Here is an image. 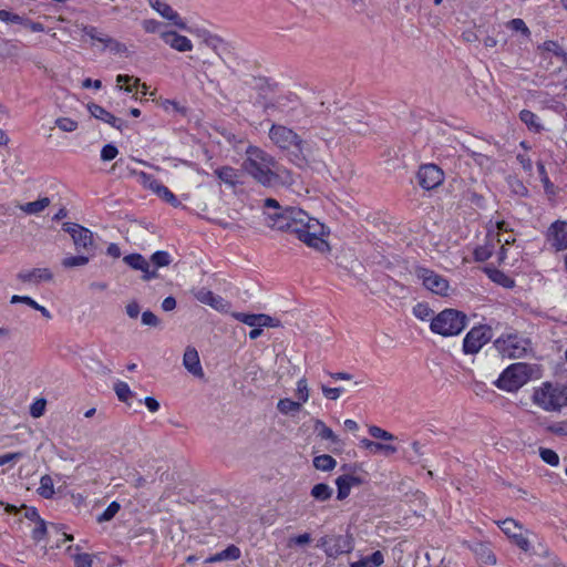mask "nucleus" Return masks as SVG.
Returning <instances> with one entry per match:
<instances>
[{
    "label": "nucleus",
    "instance_id": "4be33fe9",
    "mask_svg": "<svg viewBox=\"0 0 567 567\" xmlns=\"http://www.w3.org/2000/svg\"><path fill=\"white\" fill-rule=\"evenodd\" d=\"M360 443L361 446L369 450L372 454L383 453L385 455H391L396 452V447L394 445L374 442L369 439H362Z\"/></svg>",
    "mask_w": 567,
    "mask_h": 567
},
{
    "label": "nucleus",
    "instance_id": "09e8293b",
    "mask_svg": "<svg viewBox=\"0 0 567 567\" xmlns=\"http://www.w3.org/2000/svg\"><path fill=\"white\" fill-rule=\"evenodd\" d=\"M207 306H210L213 309L221 312L227 311L230 307L229 302H227L223 297L215 293L210 298V301Z\"/></svg>",
    "mask_w": 567,
    "mask_h": 567
},
{
    "label": "nucleus",
    "instance_id": "dca6fc26",
    "mask_svg": "<svg viewBox=\"0 0 567 567\" xmlns=\"http://www.w3.org/2000/svg\"><path fill=\"white\" fill-rule=\"evenodd\" d=\"M150 6L164 19L171 21L175 27L182 30H187L186 22L168 3L162 0H150Z\"/></svg>",
    "mask_w": 567,
    "mask_h": 567
},
{
    "label": "nucleus",
    "instance_id": "423d86ee",
    "mask_svg": "<svg viewBox=\"0 0 567 567\" xmlns=\"http://www.w3.org/2000/svg\"><path fill=\"white\" fill-rule=\"evenodd\" d=\"M467 324L465 313L456 309H444L431 319V331L443 336L451 337L460 334Z\"/></svg>",
    "mask_w": 567,
    "mask_h": 567
},
{
    "label": "nucleus",
    "instance_id": "a878e982",
    "mask_svg": "<svg viewBox=\"0 0 567 567\" xmlns=\"http://www.w3.org/2000/svg\"><path fill=\"white\" fill-rule=\"evenodd\" d=\"M302 409V404L299 401H293L291 399L285 398L280 399L277 402V410L282 415H292L295 413L300 412Z\"/></svg>",
    "mask_w": 567,
    "mask_h": 567
},
{
    "label": "nucleus",
    "instance_id": "e433bc0d",
    "mask_svg": "<svg viewBox=\"0 0 567 567\" xmlns=\"http://www.w3.org/2000/svg\"><path fill=\"white\" fill-rule=\"evenodd\" d=\"M295 393L296 396L298 398V401L301 402V404L306 403L309 400L310 391L306 378H301L298 380Z\"/></svg>",
    "mask_w": 567,
    "mask_h": 567
},
{
    "label": "nucleus",
    "instance_id": "9b49d317",
    "mask_svg": "<svg viewBox=\"0 0 567 567\" xmlns=\"http://www.w3.org/2000/svg\"><path fill=\"white\" fill-rule=\"evenodd\" d=\"M416 276L423 286L433 293L447 296L450 284L446 278L427 268H417Z\"/></svg>",
    "mask_w": 567,
    "mask_h": 567
},
{
    "label": "nucleus",
    "instance_id": "7ed1b4c3",
    "mask_svg": "<svg viewBox=\"0 0 567 567\" xmlns=\"http://www.w3.org/2000/svg\"><path fill=\"white\" fill-rule=\"evenodd\" d=\"M268 135L278 148L288 152L289 158L293 164L297 166L307 164L310 148L308 143L295 131L285 125L272 124Z\"/></svg>",
    "mask_w": 567,
    "mask_h": 567
},
{
    "label": "nucleus",
    "instance_id": "69168bd1",
    "mask_svg": "<svg viewBox=\"0 0 567 567\" xmlns=\"http://www.w3.org/2000/svg\"><path fill=\"white\" fill-rule=\"evenodd\" d=\"M142 323L150 327H157L159 319L152 311H144L142 313Z\"/></svg>",
    "mask_w": 567,
    "mask_h": 567
},
{
    "label": "nucleus",
    "instance_id": "1a4fd4ad",
    "mask_svg": "<svg viewBox=\"0 0 567 567\" xmlns=\"http://www.w3.org/2000/svg\"><path fill=\"white\" fill-rule=\"evenodd\" d=\"M492 338V329L488 326L473 327L463 340V351L466 354L477 353Z\"/></svg>",
    "mask_w": 567,
    "mask_h": 567
},
{
    "label": "nucleus",
    "instance_id": "2eb2a0df",
    "mask_svg": "<svg viewBox=\"0 0 567 567\" xmlns=\"http://www.w3.org/2000/svg\"><path fill=\"white\" fill-rule=\"evenodd\" d=\"M87 111L90 112V114L93 117L101 120L104 123L110 124L112 127H114L121 132H123L127 127V124L125 121H123L120 117H116L112 113L107 112L104 107H102L95 103H89Z\"/></svg>",
    "mask_w": 567,
    "mask_h": 567
},
{
    "label": "nucleus",
    "instance_id": "72a5a7b5",
    "mask_svg": "<svg viewBox=\"0 0 567 567\" xmlns=\"http://www.w3.org/2000/svg\"><path fill=\"white\" fill-rule=\"evenodd\" d=\"M261 315L262 313L255 315V313H245V312H234L233 317L236 320H238L249 327H260Z\"/></svg>",
    "mask_w": 567,
    "mask_h": 567
},
{
    "label": "nucleus",
    "instance_id": "49530a36",
    "mask_svg": "<svg viewBox=\"0 0 567 567\" xmlns=\"http://www.w3.org/2000/svg\"><path fill=\"white\" fill-rule=\"evenodd\" d=\"M55 125L63 132H74L78 128V122L69 117H59Z\"/></svg>",
    "mask_w": 567,
    "mask_h": 567
},
{
    "label": "nucleus",
    "instance_id": "3c124183",
    "mask_svg": "<svg viewBox=\"0 0 567 567\" xmlns=\"http://www.w3.org/2000/svg\"><path fill=\"white\" fill-rule=\"evenodd\" d=\"M47 401L44 399L35 400L30 406V415L34 419L41 417L45 412Z\"/></svg>",
    "mask_w": 567,
    "mask_h": 567
},
{
    "label": "nucleus",
    "instance_id": "ddd939ff",
    "mask_svg": "<svg viewBox=\"0 0 567 567\" xmlns=\"http://www.w3.org/2000/svg\"><path fill=\"white\" fill-rule=\"evenodd\" d=\"M416 177L420 186L430 190L442 184L444 174L439 166L426 164L420 167Z\"/></svg>",
    "mask_w": 567,
    "mask_h": 567
},
{
    "label": "nucleus",
    "instance_id": "864d4df0",
    "mask_svg": "<svg viewBox=\"0 0 567 567\" xmlns=\"http://www.w3.org/2000/svg\"><path fill=\"white\" fill-rule=\"evenodd\" d=\"M507 27L512 29L513 31H518L525 34L526 37H529L530 31L527 28L526 23L523 19L516 18L508 21Z\"/></svg>",
    "mask_w": 567,
    "mask_h": 567
},
{
    "label": "nucleus",
    "instance_id": "4468645a",
    "mask_svg": "<svg viewBox=\"0 0 567 567\" xmlns=\"http://www.w3.org/2000/svg\"><path fill=\"white\" fill-rule=\"evenodd\" d=\"M547 240L556 251L567 250V221H554L548 228Z\"/></svg>",
    "mask_w": 567,
    "mask_h": 567
},
{
    "label": "nucleus",
    "instance_id": "473e14b6",
    "mask_svg": "<svg viewBox=\"0 0 567 567\" xmlns=\"http://www.w3.org/2000/svg\"><path fill=\"white\" fill-rule=\"evenodd\" d=\"M91 255H83L82 252L78 256H70V257H65L62 259V266L64 268H74V267H81V266H85L90 259H91Z\"/></svg>",
    "mask_w": 567,
    "mask_h": 567
},
{
    "label": "nucleus",
    "instance_id": "c03bdc74",
    "mask_svg": "<svg viewBox=\"0 0 567 567\" xmlns=\"http://www.w3.org/2000/svg\"><path fill=\"white\" fill-rule=\"evenodd\" d=\"M413 315L421 320H427L432 317L433 310L426 303L420 302L413 307Z\"/></svg>",
    "mask_w": 567,
    "mask_h": 567
},
{
    "label": "nucleus",
    "instance_id": "bb28decb",
    "mask_svg": "<svg viewBox=\"0 0 567 567\" xmlns=\"http://www.w3.org/2000/svg\"><path fill=\"white\" fill-rule=\"evenodd\" d=\"M217 177L227 185L235 186L238 182L237 169L230 166H223L215 169Z\"/></svg>",
    "mask_w": 567,
    "mask_h": 567
},
{
    "label": "nucleus",
    "instance_id": "4d7b16f0",
    "mask_svg": "<svg viewBox=\"0 0 567 567\" xmlns=\"http://www.w3.org/2000/svg\"><path fill=\"white\" fill-rule=\"evenodd\" d=\"M35 527L32 529V538L35 542H40L43 539L45 533H47V525L43 519H39L35 522Z\"/></svg>",
    "mask_w": 567,
    "mask_h": 567
},
{
    "label": "nucleus",
    "instance_id": "c85d7f7f",
    "mask_svg": "<svg viewBox=\"0 0 567 567\" xmlns=\"http://www.w3.org/2000/svg\"><path fill=\"white\" fill-rule=\"evenodd\" d=\"M332 493L333 489L328 484L324 483L316 484L310 492L311 496L319 502H326L330 499Z\"/></svg>",
    "mask_w": 567,
    "mask_h": 567
},
{
    "label": "nucleus",
    "instance_id": "6e6552de",
    "mask_svg": "<svg viewBox=\"0 0 567 567\" xmlns=\"http://www.w3.org/2000/svg\"><path fill=\"white\" fill-rule=\"evenodd\" d=\"M63 230L70 234L72 237L73 244L75 246V250L81 254L85 252L91 256H94V240L93 234L87 228L74 224V223H64Z\"/></svg>",
    "mask_w": 567,
    "mask_h": 567
},
{
    "label": "nucleus",
    "instance_id": "412c9836",
    "mask_svg": "<svg viewBox=\"0 0 567 567\" xmlns=\"http://www.w3.org/2000/svg\"><path fill=\"white\" fill-rule=\"evenodd\" d=\"M240 557V549L235 546L230 545L226 549L209 556L206 558V564L223 561V560H237Z\"/></svg>",
    "mask_w": 567,
    "mask_h": 567
},
{
    "label": "nucleus",
    "instance_id": "603ef678",
    "mask_svg": "<svg viewBox=\"0 0 567 567\" xmlns=\"http://www.w3.org/2000/svg\"><path fill=\"white\" fill-rule=\"evenodd\" d=\"M83 32L85 35H87L91 40L97 41L103 44V40L107 39V34L100 32L95 27L92 25H85L83 28Z\"/></svg>",
    "mask_w": 567,
    "mask_h": 567
},
{
    "label": "nucleus",
    "instance_id": "4c0bfd02",
    "mask_svg": "<svg viewBox=\"0 0 567 567\" xmlns=\"http://www.w3.org/2000/svg\"><path fill=\"white\" fill-rule=\"evenodd\" d=\"M539 456L545 463H547L550 466H557L559 464V456L551 449L539 447Z\"/></svg>",
    "mask_w": 567,
    "mask_h": 567
},
{
    "label": "nucleus",
    "instance_id": "c9c22d12",
    "mask_svg": "<svg viewBox=\"0 0 567 567\" xmlns=\"http://www.w3.org/2000/svg\"><path fill=\"white\" fill-rule=\"evenodd\" d=\"M116 83H117V87L120 90H124V91L131 93V92H133L134 86L140 83V79H137V78L134 79L133 76H130V75L118 74L116 76Z\"/></svg>",
    "mask_w": 567,
    "mask_h": 567
},
{
    "label": "nucleus",
    "instance_id": "cd10ccee",
    "mask_svg": "<svg viewBox=\"0 0 567 567\" xmlns=\"http://www.w3.org/2000/svg\"><path fill=\"white\" fill-rule=\"evenodd\" d=\"M383 563V554L380 550H377L371 556L352 563L350 567H380Z\"/></svg>",
    "mask_w": 567,
    "mask_h": 567
},
{
    "label": "nucleus",
    "instance_id": "f8f14e48",
    "mask_svg": "<svg viewBox=\"0 0 567 567\" xmlns=\"http://www.w3.org/2000/svg\"><path fill=\"white\" fill-rule=\"evenodd\" d=\"M318 547H321L326 555L331 558H337L341 554L351 550V543L342 535L323 536L318 542Z\"/></svg>",
    "mask_w": 567,
    "mask_h": 567
},
{
    "label": "nucleus",
    "instance_id": "20e7f679",
    "mask_svg": "<svg viewBox=\"0 0 567 567\" xmlns=\"http://www.w3.org/2000/svg\"><path fill=\"white\" fill-rule=\"evenodd\" d=\"M539 368L525 362L507 367L495 381V385L504 391L514 392L525 385L530 379L538 378Z\"/></svg>",
    "mask_w": 567,
    "mask_h": 567
},
{
    "label": "nucleus",
    "instance_id": "b1692460",
    "mask_svg": "<svg viewBox=\"0 0 567 567\" xmlns=\"http://www.w3.org/2000/svg\"><path fill=\"white\" fill-rule=\"evenodd\" d=\"M49 197H42L35 202H30L25 204L18 205L19 209L25 213L27 215H38L43 212L50 205Z\"/></svg>",
    "mask_w": 567,
    "mask_h": 567
},
{
    "label": "nucleus",
    "instance_id": "de8ad7c7",
    "mask_svg": "<svg viewBox=\"0 0 567 567\" xmlns=\"http://www.w3.org/2000/svg\"><path fill=\"white\" fill-rule=\"evenodd\" d=\"M336 485L338 487L337 498L340 499V501L347 498L349 496V494H350V491H351V486L349 485V483L344 478L339 476L336 480Z\"/></svg>",
    "mask_w": 567,
    "mask_h": 567
},
{
    "label": "nucleus",
    "instance_id": "9d476101",
    "mask_svg": "<svg viewBox=\"0 0 567 567\" xmlns=\"http://www.w3.org/2000/svg\"><path fill=\"white\" fill-rule=\"evenodd\" d=\"M503 533L523 551H529L530 542L527 538V530L513 518H506L498 523Z\"/></svg>",
    "mask_w": 567,
    "mask_h": 567
},
{
    "label": "nucleus",
    "instance_id": "5701e85b",
    "mask_svg": "<svg viewBox=\"0 0 567 567\" xmlns=\"http://www.w3.org/2000/svg\"><path fill=\"white\" fill-rule=\"evenodd\" d=\"M224 63V59L217 53L216 59H205L202 61V70L206 78L210 82H214L217 74L216 70Z\"/></svg>",
    "mask_w": 567,
    "mask_h": 567
},
{
    "label": "nucleus",
    "instance_id": "774afa93",
    "mask_svg": "<svg viewBox=\"0 0 567 567\" xmlns=\"http://www.w3.org/2000/svg\"><path fill=\"white\" fill-rule=\"evenodd\" d=\"M494 226L497 229V237H502V234H508L513 231V229L509 227V224L505 220H496Z\"/></svg>",
    "mask_w": 567,
    "mask_h": 567
},
{
    "label": "nucleus",
    "instance_id": "bf43d9fd",
    "mask_svg": "<svg viewBox=\"0 0 567 567\" xmlns=\"http://www.w3.org/2000/svg\"><path fill=\"white\" fill-rule=\"evenodd\" d=\"M93 558L90 554H76L74 567H92Z\"/></svg>",
    "mask_w": 567,
    "mask_h": 567
},
{
    "label": "nucleus",
    "instance_id": "6ab92c4d",
    "mask_svg": "<svg viewBox=\"0 0 567 567\" xmlns=\"http://www.w3.org/2000/svg\"><path fill=\"white\" fill-rule=\"evenodd\" d=\"M17 279L23 284L38 285L42 281H51L53 274L49 268H33L18 272Z\"/></svg>",
    "mask_w": 567,
    "mask_h": 567
},
{
    "label": "nucleus",
    "instance_id": "e2e57ef3",
    "mask_svg": "<svg viewBox=\"0 0 567 567\" xmlns=\"http://www.w3.org/2000/svg\"><path fill=\"white\" fill-rule=\"evenodd\" d=\"M214 292L206 289V288H199L197 289L195 292H194V296L195 298L204 303V305H208L209 301H210V298L213 297Z\"/></svg>",
    "mask_w": 567,
    "mask_h": 567
},
{
    "label": "nucleus",
    "instance_id": "f704fd0d",
    "mask_svg": "<svg viewBox=\"0 0 567 567\" xmlns=\"http://www.w3.org/2000/svg\"><path fill=\"white\" fill-rule=\"evenodd\" d=\"M39 495L44 498H51L54 494L53 480L50 475H44L40 480V486L38 488Z\"/></svg>",
    "mask_w": 567,
    "mask_h": 567
},
{
    "label": "nucleus",
    "instance_id": "79ce46f5",
    "mask_svg": "<svg viewBox=\"0 0 567 567\" xmlns=\"http://www.w3.org/2000/svg\"><path fill=\"white\" fill-rule=\"evenodd\" d=\"M489 278L503 287H512L514 285L513 279L496 269L489 271Z\"/></svg>",
    "mask_w": 567,
    "mask_h": 567
},
{
    "label": "nucleus",
    "instance_id": "0e129e2a",
    "mask_svg": "<svg viewBox=\"0 0 567 567\" xmlns=\"http://www.w3.org/2000/svg\"><path fill=\"white\" fill-rule=\"evenodd\" d=\"M11 303H25L28 305L29 307L33 308L34 310L37 309V307L39 308V303L33 300L32 298L28 297V296H18V295H14L11 297V300H10Z\"/></svg>",
    "mask_w": 567,
    "mask_h": 567
},
{
    "label": "nucleus",
    "instance_id": "680f3d73",
    "mask_svg": "<svg viewBox=\"0 0 567 567\" xmlns=\"http://www.w3.org/2000/svg\"><path fill=\"white\" fill-rule=\"evenodd\" d=\"M310 542H311L310 534L305 533V534H301V535H298L295 537H290L288 539V546L289 547H292L293 545L302 546V545L309 544Z\"/></svg>",
    "mask_w": 567,
    "mask_h": 567
},
{
    "label": "nucleus",
    "instance_id": "aec40b11",
    "mask_svg": "<svg viewBox=\"0 0 567 567\" xmlns=\"http://www.w3.org/2000/svg\"><path fill=\"white\" fill-rule=\"evenodd\" d=\"M183 365L194 377L203 378L204 371L197 350L194 347H187L183 355Z\"/></svg>",
    "mask_w": 567,
    "mask_h": 567
},
{
    "label": "nucleus",
    "instance_id": "f3484780",
    "mask_svg": "<svg viewBox=\"0 0 567 567\" xmlns=\"http://www.w3.org/2000/svg\"><path fill=\"white\" fill-rule=\"evenodd\" d=\"M123 261L135 270H141L143 272V280L148 281L151 279L157 278V270H151L150 262L140 254H131L123 258Z\"/></svg>",
    "mask_w": 567,
    "mask_h": 567
},
{
    "label": "nucleus",
    "instance_id": "a211bd4d",
    "mask_svg": "<svg viewBox=\"0 0 567 567\" xmlns=\"http://www.w3.org/2000/svg\"><path fill=\"white\" fill-rule=\"evenodd\" d=\"M161 39L165 44L169 45L172 49L178 52H188L193 50L192 41L187 37L178 34L175 31L162 32Z\"/></svg>",
    "mask_w": 567,
    "mask_h": 567
},
{
    "label": "nucleus",
    "instance_id": "7c9ffc66",
    "mask_svg": "<svg viewBox=\"0 0 567 567\" xmlns=\"http://www.w3.org/2000/svg\"><path fill=\"white\" fill-rule=\"evenodd\" d=\"M336 465L337 461L328 454H322L313 458V466L319 471H332Z\"/></svg>",
    "mask_w": 567,
    "mask_h": 567
},
{
    "label": "nucleus",
    "instance_id": "8fccbe9b",
    "mask_svg": "<svg viewBox=\"0 0 567 567\" xmlns=\"http://www.w3.org/2000/svg\"><path fill=\"white\" fill-rule=\"evenodd\" d=\"M369 433L374 439H381V440H385V441H393V440H395V436L392 433H390V432H388V431H385V430H383V429H381V427H379L377 425L370 426L369 427Z\"/></svg>",
    "mask_w": 567,
    "mask_h": 567
},
{
    "label": "nucleus",
    "instance_id": "393cba45",
    "mask_svg": "<svg viewBox=\"0 0 567 567\" xmlns=\"http://www.w3.org/2000/svg\"><path fill=\"white\" fill-rule=\"evenodd\" d=\"M519 118L528 127V130L535 133H539L544 128L539 117L529 110L520 111Z\"/></svg>",
    "mask_w": 567,
    "mask_h": 567
},
{
    "label": "nucleus",
    "instance_id": "39448f33",
    "mask_svg": "<svg viewBox=\"0 0 567 567\" xmlns=\"http://www.w3.org/2000/svg\"><path fill=\"white\" fill-rule=\"evenodd\" d=\"M533 402L545 411H559L567 405V386L544 382L534 390Z\"/></svg>",
    "mask_w": 567,
    "mask_h": 567
},
{
    "label": "nucleus",
    "instance_id": "5fc2aeb1",
    "mask_svg": "<svg viewBox=\"0 0 567 567\" xmlns=\"http://www.w3.org/2000/svg\"><path fill=\"white\" fill-rule=\"evenodd\" d=\"M138 177H140V181L145 186H147L150 189H152L156 194H157V187H162L163 186V184H161L158 181H156L151 175H148V174H146L144 172H141Z\"/></svg>",
    "mask_w": 567,
    "mask_h": 567
},
{
    "label": "nucleus",
    "instance_id": "052dcab7",
    "mask_svg": "<svg viewBox=\"0 0 567 567\" xmlns=\"http://www.w3.org/2000/svg\"><path fill=\"white\" fill-rule=\"evenodd\" d=\"M321 391L323 395L329 400H338L343 391L342 388H329L326 385H321Z\"/></svg>",
    "mask_w": 567,
    "mask_h": 567
},
{
    "label": "nucleus",
    "instance_id": "6e6d98bb",
    "mask_svg": "<svg viewBox=\"0 0 567 567\" xmlns=\"http://www.w3.org/2000/svg\"><path fill=\"white\" fill-rule=\"evenodd\" d=\"M493 248L489 245L480 246L474 249V258L477 261H485L492 256Z\"/></svg>",
    "mask_w": 567,
    "mask_h": 567
},
{
    "label": "nucleus",
    "instance_id": "13d9d810",
    "mask_svg": "<svg viewBox=\"0 0 567 567\" xmlns=\"http://www.w3.org/2000/svg\"><path fill=\"white\" fill-rule=\"evenodd\" d=\"M118 154L117 148L112 144H106L103 146L101 151V158L102 161H112L114 159Z\"/></svg>",
    "mask_w": 567,
    "mask_h": 567
},
{
    "label": "nucleus",
    "instance_id": "2f4dec72",
    "mask_svg": "<svg viewBox=\"0 0 567 567\" xmlns=\"http://www.w3.org/2000/svg\"><path fill=\"white\" fill-rule=\"evenodd\" d=\"M114 391L121 402L130 404V400L134 398V393L130 389L128 384L123 381L115 382Z\"/></svg>",
    "mask_w": 567,
    "mask_h": 567
},
{
    "label": "nucleus",
    "instance_id": "338daca9",
    "mask_svg": "<svg viewBox=\"0 0 567 567\" xmlns=\"http://www.w3.org/2000/svg\"><path fill=\"white\" fill-rule=\"evenodd\" d=\"M21 457H22V453H20V452L7 453L3 455H0V466L9 464V463H14V462L19 461Z\"/></svg>",
    "mask_w": 567,
    "mask_h": 567
},
{
    "label": "nucleus",
    "instance_id": "ea45409f",
    "mask_svg": "<svg viewBox=\"0 0 567 567\" xmlns=\"http://www.w3.org/2000/svg\"><path fill=\"white\" fill-rule=\"evenodd\" d=\"M151 261L156 266V267H165V266H168L172 261L171 259V256L167 251H164V250H158L156 252H154L151 257Z\"/></svg>",
    "mask_w": 567,
    "mask_h": 567
},
{
    "label": "nucleus",
    "instance_id": "58836bf2",
    "mask_svg": "<svg viewBox=\"0 0 567 567\" xmlns=\"http://www.w3.org/2000/svg\"><path fill=\"white\" fill-rule=\"evenodd\" d=\"M157 195L173 207H178L181 205V202L176 196L164 185L162 187H157Z\"/></svg>",
    "mask_w": 567,
    "mask_h": 567
},
{
    "label": "nucleus",
    "instance_id": "37998d69",
    "mask_svg": "<svg viewBox=\"0 0 567 567\" xmlns=\"http://www.w3.org/2000/svg\"><path fill=\"white\" fill-rule=\"evenodd\" d=\"M103 45L105 49H109L113 53H124L127 48L125 44L118 42L117 40L107 35V39L103 40Z\"/></svg>",
    "mask_w": 567,
    "mask_h": 567
},
{
    "label": "nucleus",
    "instance_id": "c756f323",
    "mask_svg": "<svg viewBox=\"0 0 567 567\" xmlns=\"http://www.w3.org/2000/svg\"><path fill=\"white\" fill-rule=\"evenodd\" d=\"M315 431L317 435L322 440L331 441L332 443H337L338 436L333 433V431L326 425V423L321 420L315 421Z\"/></svg>",
    "mask_w": 567,
    "mask_h": 567
},
{
    "label": "nucleus",
    "instance_id": "f257e3e1",
    "mask_svg": "<svg viewBox=\"0 0 567 567\" xmlns=\"http://www.w3.org/2000/svg\"><path fill=\"white\" fill-rule=\"evenodd\" d=\"M271 228L295 234L299 240L318 251L329 249L324 239V225L300 208L286 207L281 217L271 223Z\"/></svg>",
    "mask_w": 567,
    "mask_h": 567
},
{
    "label": "nucleus",
    "instance_id": "a18cd8bd",
    "mask_svg": "<svg viewBox=\"0 0 567 567\" xmlns=\"http://www.w3.org/2000/svg\"><path fill=\"white\" fill-rule=\"evenodd\" d=\"M0 21L22 24L25 22V17L12 13L8 10H0Z\"/></svg>",
    "mask_w": 567,
    "mask_h": 567
},
{
    "label": "nucleus",
    "instance_id": "0eeeda50",
    "mask_svg": "<svg viewBox=\"0 0 567 567\" xmlns=\"http://www.w3.org/2000/svg\"><path fill=\"white\" fill-rule=\"evenodd\" d=\"M494 347L503 358L507 359H519L533 351L530 340L518 332L502 333L494 341Z\"/></svg>",
    "mask_w": 567,
    "mask_h": 567
},
{
    "label": "nucleus",
    "instance_id": "f03ea898",
    "mask_svg": "<svg viewBox=\"0 0 567 567\" xmlns=\"http://www.w3.org/2000/svg\"><path fill=\"white\" fill-rule=\"evenodd\" d=\"M243 162V169L257 183L266 187L291 185L293 177L290 171L277 164L274 156L260 147L249 145Z\"/></svg>",
    "mask_w": 567,
    "mask_h": 567
},
{
    "label": "nucleus",
    "instance_id": "a19ab883",
    "mask_svg": "<svg viewBox=\"0 0 567 567\" xmlns=\"http://www.w3.org/2000/svg\"><path fill=\"white\" fill-rule=\"evenodd\" d=\"M121 506L117 502H112L104 512L97 517V522H109L120 511Z\"/></svg>",
    "mask_w": 567,
    "mask_h": 567
}]
</instances>
